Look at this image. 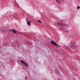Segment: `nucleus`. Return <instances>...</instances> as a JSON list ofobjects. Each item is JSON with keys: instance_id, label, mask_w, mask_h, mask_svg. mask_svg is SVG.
<instances>
[{"instance_id": "nucleus-4", "label": "nucleus", "mask_w": 80, "mask_h": 80, "mask_svg": "<svg viewBox=\"0 0 80 80\" xmlns=\"http://www.w3.org/2000/svg\"><path fill=\"white\" fill-rule=\"evenodd\" d=\"M21 63H22V64H24V65H25L26 66V67H28V64H27V63H26V62L23 61L21 60Z\"/></svg>"}, {"instance_id": "nucleus-6", "label": "nucleus", "mask_w": 80, "mask_h": 80, "mask_svg": "<svg viewBox=\"0 0 80 80\" xmlns=\"http://www.w3.org/2000/svg\"><path fill=\"white\" fill-rule=\"evenodd\" d=\"M62 31H64V32H67L68 31L67 29L65 28H64L63 27L61 28Z\"/></svg>"}, {"instance_id": "nucleus-12", "label": "nucleus", "mask_w": 80, "mask_h": 80, "mask_svg": "<svg viewBox=\"0 0 80 80\" xmlns=\"http://www.w3.org/2000/svg\"><path fill=\"white\" fill-rule=\"evenodd\" d=\"M26 20L27 22H28V21H29V20H30L28 18H27L26 19Z\"/></svg>"}, {"instance_id": "nucleus-9", "label": "nucleus", "mask_w": 80, "mask_h": 80, "mask_svg": "<svg viewBox=\"0 0 80 80\" xmlns=\"http://www.w3.org/2000/svg\"><path fill=\"white\" fill-rule=\"evenodd\" d=\"M55 0V1L56 2L58 3V4H60V2H59V1H58V0Z\"/></svg>"}, {"instance_id": "nucleus-8", "label": "nucleus", "mask_w": 80, "mask_h": 80, "mask_svg": "<svg viewBox=\"0 0 80 80\" xmlns=\"http://www.w3.org/2000/svg\"><path fill=\"white\" fill-rule=\"evenodd\" d=\"M27 24L29 26H30L31 25V22L29 21L27 22Z\"/></svg>"}, {"instance_id": "nucleus-3", "label": "nucleus", "mask_w": 80, "mask_h": 80, "mask_svg": "<svg viewBox=\"0 0 80 80\" xmlns=\"http://www.w3.org/2000/svg\"><path fill=\"white\" fill-rule=\"evenodd\" d=\"M51 43L52 44V45L54 46H58V47H60V46L58 45L57 44L56 42H55L54 41L52 40L51 41Z\"/></svg>"}, {"instance_id": "nucleus-1", "label": "nucleus", "mask_w": 80, "mask_h": 80, "mask_svg": "<svg viewBox=\"0 0 80 80\" xmlns=\"http://www.w3.org/2000/svg\"><path fill=\"white\" fill-rule=\"evenodd\" d=\"M69 47L71 48H75L76 47L75 44L73 42H72L71 43Z\"/></svg>"}, {"instance_id": "nucleus-7", "label": "nucleus", "mask_w": 80, "mask_h": 80, "mask_svg": "<svg viewBox=\"0 0 80 80\" xmlns=\"http://www.w3.org/2000/svg\"><path fill=\"white\" fill-rule=\"evenodd\" d=\"M11 31L13 33H16V32H17V31L14 29H12Z\"/></svg>"}, {"instance_id": "nucleus-18", "label": "nucleus", "mask_w": 80, "mask_h": 80, "mask_svg": "<svg viewBox=\"0 0 80 80\" xmlns=\"http://www.w3.org/2000/svg\"><path fill=\"white\" fill-rule=\"evenodd\" d=\"M58 80H62L61 79H58Z\"/></svg>"}, {"instance_id": "nucleus-13", "label": "nucleus", "mask_w": 80, "mask_h": 80, "mask_svg": "<svg viewBox=\"0 0 80 80\" xmlns=\"http://www.w3.org/2000/svg\"><path fill=\"white\" fill-rule=\"evenodd\" d=\"M38 22L39 23H42V22L41 21L39 20H37Z\"/></svg>"}, {"instance_id": "nucleus-19", "label": "nucleus", "mask_w": 80, "mask_h": 80, "mask_svg": "<svg viewBox=\"0 0 80 80\" xmlns=\"http://www.w3.org/2000/svg\"><path fill=\"white\" fill-rule=\"evenodd\" d=\"M15 3H16V2H15Z\"/></svg>"}, {"instance_id": "nucleus-2", "label": "nucleus", "mask_w": 80, "mask_h": 80, "mask_svg": "<svg viewBox=\"0 0 80 80\" xmlns=\"http://www.w3.org/2000/svg\"><path fill=\"white\" fill-rule=\"evenodd\" d=\"M56 27H62L63 25H65V24L62 23H56L54 24Z\"/></svg>"}, {"instance_id": "nucleus-17", "label": "nucleus", "mask_w": 80, "mask_h": 80, "mask_svg": "<svg viewBox=\"0 0 80 80\" xmlns=\"http://www.w3.org/2000/svg\"><path fill=\"white\" fill-rule=\"evenodd\" d=\"M8 31H9V32H11V30H9Z\"/></svg>"}, {"instance_id": "nucleus-14", "label": "nucleus", "mask_w": 80, "mask_h": 80, "mask_svg": "<svg viewBox=\"0 0 80 80\" xmlns=\"http://www.w3.org/2000/svg\"><path fill=\"white\" fill-rule=\"evenodd\" d=\"M77 9H80V6H78L77 7Z\"/></svg>"}, {"instance_id": "nucleus-5", "label": "nucleus", "mask_w": 80, "mask_h": 80, "mask_svg": "<svg viewBox=\"0 0 80 80\" xmlns=\"http://www.w3.org/2000/svg\"><path fill=\"white\" fill-rule=\"evenodd\" d=\"M55 72L58 75H60V72L59 71L57 70V68L55 69Z\"/></svg>"}, {"instance_id": "nucleus-15", "label": "nucleus", "mask_w": 80, "mask_h": 80, "mask_svg": "<svg viewBox=\"0 0 80 80\" xmlns=\"http://www.w3.org/2000/svg\"><path fill=\"white\" fill-rule=\"evenodd\" d=\"M16 3H17L18 6L19 7V5H18V3L17 2H16Z\"/></svg>"}, {"instance_id": "nucleus-11", "label": "nucleus", "mask_w": 80, "mask_h": 80, "mask_svg": "<svg viewBox=\"0 0 80 80\" xmlns=\"http://www.w3.org/2000/svg\"><path fill=\"white\" fill-rule=\"evenodd\" d=\"M3 32H9V31L8 30H4Z\"/></svg>"}, {"instance_id": "nucleus-16", "label": "nucleus", "mask_w": 80, "mask_h": 80, "mask_svg": "<svg viewBox=\"0 0 80 80\" xmlns=\"http://www.w3.org/2000/svg\"><path fill=\"white\" fill-rule=\"evenodd\" d=\"M27 78V77H25V79H26Z\"/></svg>"}, {"instance_id": "nucleus-10", "label": "nucleus", "mask_w": 80, "mask_h": 80, "mask_svg": "<svg viewBox=\"0 0 80 80\" xmlns=\"http://www.w3.org/2000/svg\"><path fill=\"white\" fill-rule=\"evenodd\" d=\"M0 30H1V31H2V32H3L4 30V29H3V28H1Z\"/></svg>"}]
</instances>
